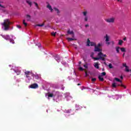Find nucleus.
<instances>
[{
  "mask_svg": "<svg viewBox=\"0 0 131 131\" xmlns=\"http://www.w3.org/2000/svg\"><path fill=\"white\" fill-rule=\"evenodd\" d=\"M10 24H11V22L9 19H6L4 20V23H2V25L5 27L4 30H9V28H10Z\"/></svg>",
  "mask_w": 131,
  "mask_h": 131,
  "instance_id": "nucleus-1",
  "label": "nucleus"
},
{
  "mask_svg": "<svg viewBox=\"0 0 131 131\" xmlns=\"http://www.w3.org/2000/svg\"><path fill=\"white\" fill-rule=\"evenodd\" d=\"M117 81V82H120L121 84H118L119 86H121L122 88H124V89H126V86L122 84V81L120 80V79L118 78H115L114 79V81Z\"/></svg>",
  "mask_w": 131,
  "mask_h": 131,
  "instance_id": "nucleus-2",
  "label": "nucleus"
},
{
  "mask_svg": "<svg viewBox=\"0 0 131 131\" xmlns=\"http://www.w3.org/2000/svg\"><path fill=\"white\" fill-rule=\"evenodd\" d=\"M105 21L107 23H114L115 21V17H112L107 19H105Z\"/></svg>",
  "mask_w": 131,
  "mask_h": 131,
  "instance_id": "nucleus-3",
  "label": "nucleus"
},
{
  "mask_svg": "<svg viewBox=\"0 0 131 131\" xmlns=\"http://www.w3.org/2000/svg\"><path fill=\"white\" fill-rule=\"evenodd\" d=\"M87 46L88 47H90V46H91V47H95L96 46V43H95L94 42H91V40H90V39H88Z\"/></svg>",
  "mask_w": 131,
  "mask_h": 131,
  "instance_id": "nucleus-4",
  "label": "nucleus"
},
{
  "mask_svg": "<svg viewBox=\"0 0 131 131\" xmlns=\"http://www.w3.org/2000/svg\"><path fill=\"white\" fill-rule=\"evenodd\" d=\"M1 36H2V37L6 40H9L10 39V36L9 35H4L3 34H1Z\"/></svg>",
  "mask_w": 131,
  "mask_h": 131,
  "instance_id": "nucleus-5",
  "label": "nucleus"
},
{
  "mask_svg": "<svg viewBox=\"0 0 131 131\" xmlns=\"http://www.w3.org/2000/svg\"><path fill=\"white\" fill-rule=\"evenodd\" d=\"M30 88H31V89H37L38 85L37 83H33L30 86Z\"/></svg>",
  "mask_w": 131,
  "mask_h": 131,
  "instance_id": "nucleus-6",
  "label": "nucleus"
},
{
  "mask_svg": "<svg viewBox=\"0 0 131 131\" xmlns=\"http://www.w3.org/2000/svg\"><path fill=\"white\" fill-rule=\"evenodd\" d=\"M95 52H99V53H102V49H100V48L97 47V46L95 45Z\"/></svg>",
  "mask_w": 131,
  "mask_h": 131,
  "instance_id": "nucleus-7",
  "label": "nucleus"
},
{
  "mask_svg": "<svg viewBox=\"0 0 131 131\" xmlns=\"http://www.w3.org/2000/svg\"><path fill=\"white\" fill-rule=\"evenodd\" d=\"M101 55H102V52H99L98 54V57H100V60H102V61H105L106 59H105V57H103L101 56Z\"/></svg>",
  "mask_w": 131,
  "mask_h": 131,
  "instance_id": "nucleus-8",
  "label": "nucleus"
},
{
  "mask_svg": "<svg viewBox=\"0 0 131 131\" xmlns=\"http://www.w3.org/2000/svg\"><path fill=\"white\" fill-rule=\"evenodd\" d=\"M25 74H26L27 77H29V76H28V75H29L30 74H31L32 76H34V74H32L30 71H26L25 72Z\"/></svg>",
  "mask_w": 131,
  "mask_h": 131,
  "instance_id": "nucleus-9",
  "label": "nucleus"
},
{
  "mask_svg": "<svg viewBox=\"0 0 131 131\" xmlns=\"http://www.w3.org/2000/svg\"><path fill=\"white\" fill-rule=\"evenodd\" d=\"M56 61H57V62H60V60L61 59V58L60 57V56H59V55H57L55 58Z\"/></svg>",
  "mask_w": 131,
  "mask_h": 131,
  "instance_id": "nucleus-10",
  "label": "nucleus"
},
{
  "mask_svg": "<svg viewBox=\"0 0 131 131\" xmlns=\"http://www.w3.org/2000/svg\"><path fill=\"white\" fill-rule=\"evenodd\" d=\"M104 38H105V41H109V40H110V37H109L107 34L106 35Z\"/></svg>",
  "mask_w": 131,
  "mask_h": 131,
  "instance_id": "nucleus-11",
  "label": "nucleus"
},
{
  "mask_svg": "<svg viewBox=\"0 0 131 131\" xmlns=\"http://www.w3.org/2000/svg\"><path fill=\"white\" fill-rule=\"evenodd\" d=\"M26 18H27V21H30L31 19V16H30V15L27 14L26 15Z\"/></svg>",
  "mask_w": 131,
  "mask_h": 131,
  "instance_id": "nucleus-12",
  "label": "nucleus"
},
{
  "mask_svg": "<svg viewBox=\"0 0 131 131\" xmlns=\"http://www.w3.org/2000/svg\"><path fill=\"white\" fill-rule=\"evenodd\" d=\"M47 7L51 11V12H53V8H52V6L50 4H48Z\"/></svg>",
  "mask_w": 131,
  "mask_h": 131,
  "instance_id": "nucleus-13",
  "label": "nucleus"
},
{
  "mask_svg": "<svg viewBox=\"0 0 131 131\" xmlns=\"http://www.w3.org/2000/svg\"><path fill=\"white\" fill-rule=\"evenodd\" d=\"M94 67L96 68V69H99V68H100L99 67V63L98 62L95 63Z\"/></svg>",
  "mask_w": 131,
  "mask_h": 131,
  "instance_id": "nucleus-14",
  "label": "nucleus"
},
{
  "mask_svg": "<svg viewBox=\"0 0 131 131\" xmlns=\"http://www.w3.org/2000/svg\"><path fill=\"white\" fill-rule=\"evenodd\" d=\"M68 34H72L73 35H74V32H73V31H70V29H69L68 31Z\"/></svg>",
  "mask_w": 131,
  "mask_h": 131,
  "instance_id": "nucleus-15",
  "label": "nucleus"
},
{
  "mask_svg": "<svg viewBox=\"0 0 131 131\" xmlns=\"http://www.w3.org/2000/svg\"><path fill=\"white\" fill-rule=\"evenodd\" d=\"M26 3H27L28 5H29V6H30V7H31V6H32V2H30V1H28V0H27V1H26Z\"/></svg>",
  "mask_w": 131,
  "mask_h": 131,
  "instance_id": "nucleus-16",
  "label": "nucleus"
},
{
  "mask_svg": "<svg viewBox=\"0 0 131 131\" xmlns=\"http://www.w3.org/2000/svg\"><path fill=\"white\" fill-rule=\"evenodd\" d=\"M68 41H71L72 40H76V39L73 38H68Z\"/></svg>",
  "mask_w": 131,
  "mask_h": 131,
  "instance_id": "nucleus-17",
  "label": "nucleus"
},
{
  "mask_svg": "<svg viewBox=\"0 0 131 131\" xmlns=\"http://www.w3.org/2000/svg\"><path fill=\"white\" fill-rule=\"evenodd\" d=\"M45 26V23H43L42 24H37L35 25V26H38L39 27H42V26Z\"/></svg>",
  "mask_w": 131,
  "mask_h": 131,
  "instance_id": "nucleus-18",
  "label": "nucleus"
},
{
  "mask_svg": "<svg viewBox=\"0 0 131 131\" xmlns=\"http://www.w3.org/2000/svg\"><path fill=\"white\" fill-rule=\"evenodd\" d=\"M15 72L16 73L17 75H20V74L21 73V71L16 70L15 71Z\"/></svg>",
  "mask_w": 131,
  "mask_h": 131,
  "instance_id": "nucleus-19",
  "label": "nucleus"
},
{
  "mask_svg": "<svg viewBox=\"0 0 131 131\" xmlns=\"http://www.w3.org/2000/svg\"><path fill=\"white\" fill-rule=\"evenodd\" d=\"M120 49L121 50V52H122L123 53H125V52H126V51L125 50V48H120Z\"/></svg>",
  "mask_w": 131,
  "mask_h": 131,
  "instance_id": "nucleus-20",
  "label": "nucleus"
},
{
  "mask_svg": "<svg viewBox=\"0 0 131 131\" xmlns=\"http://www.w3.org/2000/svg\"><path fill=\"white\" fill-rule=\"evenodd\" d=\"M119 50H120V47H116V51L117 53H119Z\"/></svg>",
  "mask_w": 131,
  "mask_h": 131,
  "instance_id": "nucleus-21",
  "label": "nucleus"
},
{
  "mask_svg": "<svg viewBox=\"0 0 131 131\" xmlns=\"http://www.w3.org/2000/svg\"><path fill=\"white\" fill-rule=\"evenodd\" d=\"M98 78L100 81H104V78L101 77V76H98Z\"/></svg>",
  "mask_w": 131,
  "mask_h": 131,
  "instance_id": "nucleus-22",
  "label": "nucleus"
},
{
  "mask_svg": "<svg viewBox=\"0 0 131 131\" xmlns=\"http://www.w3.org/2000/svg\"><path fill=\"white\" fill-rule=\"evenodd\" d=\"M123 43V41L122 40H119V42H118V45L119 46H121V45H122Z\"/></svg>",
  "mask_w": 131,
  "mask_h": 131,
  "instance_id": "nucleus-23",
  "label": "nucleus"
},
{
  "mask_svg": "<svg viewBox=\"0 0 131 131\" xmlns=\"http://www.w3.org/2000/svg\"><path fill=\"white\" fill-rule=\"evenodd\" d=\"M93 59H94V60H96V61H98V60H100V57H92Z\"/></svg>",
  "mask_w": 131,
  "mask_h": 131,
  "instance_id": "nucleus-24",
  "label": "nucleus"
},
{
  "mask_svg": "<svg viewBox=\"0 0 131 131\" xmlns=\"http://www.w3.org/2000/svg\"><path fill=\"white\" fill-rule=\"evenodd\" d=\"M112 86L113 88H116L117 86V85H116V83L115 82L113 83Z\"/></svg>",
  "mask_w": 131,
  "mask_h": 131,
  "instance_id": "nucleus-25",
  "label": "nucleus"
},
{
  "mask_svg": "<svg viewBox=\"0 0 131 131\" xmlns=\"http://www.w3.org/2000/svg\"><path fill=\"white\" fill-rule=\"evenodd\" d=\"M125 71H126V72H129V69H128V67L127 66V67L125 68Z\"/></svg>",
  "mask_w": 131,
  "mask_h": 131,
  "instance_id": "nucleus-26",
  "label": "nucleus"
},
{
  "mask_svg": "<svg viewBox=\"0 0 131 131\" xmlns=\"http://www.w3.org/2000/svg\"><path fill=\"white\" fill-rule=\"evenodd\" d=\"M108 67H109L110 69H112V68H113V66H112V63H110L108 64Z\"/></svg>",
  "mask_w": 131,
  "mask_h": 131,
  "instance_id": "nucleus-27",
  "label": "nucleus"
},
{
  "mask_svg": "<svg viewBox=\"0 0 131 131\" xmlns=\"http://www.w3.org/2000/svg\"><path fill=\"white\" fill-rule=\"evenodd\" d=\"M101 57H102L103 58L107 57V55L106 54H103V53H102V54L100 55Z\"/></svg>",
  "mask_w": 131,
  "mask_h": 131,
  "instance_id": "nucleus-28",
  "label": "nucleus"
},
{
  "mask_svg": "<svg viewBox=\"0 0 131 131\" xmlns=\"http://www.w3.org/2000/svg\"><path fill=\"white\" fill-rule=\"evenodd\" d=\"M83 67H84V68H85L86 69H88V68H89V67H88V63H86L85 64H84Z\"/></svg>",
  "mask_w": 131,
  "mask_h": 131,
  "instance_id": "nucleus-29",
  "label": "nucleus"
},
{
  "mask_svg": "<svg viewBox=\"0 0 131 131\" xmlns=\"http://www.w3.org/2000/svg\"><path fill=\"white\" fill-rule=\"evenodd\" d=\"M54 9L57 12L58 14H59V13H60L59 9H57L56 8H54Z\"/></svg>",
  "mask_w": 131,
  "mask_h": 131,
  "instance_id": "nucleus-30",
  "label": "nucleus"
},
{
  "mask_svg": "<svg viewBox=\"0 0 131 131\" xmlns=\"http://www.w3.org/2000/svg\"><path fill=\"white\" fill-rule=\"evenodd\" d=\"M23 24L25 25V27H26V26H27V23H25V20H23Z\"/></svg>",
  "mask_w": 131,
  "mask_h": 131,
  "instance_id": "nucleus-31",
  "label": "nucleus"
},
{
  "mask_svg": "<svg viewBox=\"0 0 131 131\" xmlns=\"http://www.w3.org/2000/svg\"><path fill=\"white\" fill-rule=\"evenodd\" d=\"M48 97H49V98L54 97V94H50L48 95Z\"/></svg>",
  "mask_w": 131,
  "mask_h": 131,
  "instance_id": "nucleus-32",
  "label": "nucleus"
},
{
  "mask_svg": "<svg viewBox=\"0 0 131 131\" xmlns=\"http://www.w3.org/2000/svg\"><path fill=\"white\" fill-rule=\"evenodd\" d=\"M56 32L55 33V32H52L51 33V35H52V36H56Z\"/></svg>",
  "mask_w": 131,
  "mask_h": 131,
  "instance_id": "nucleus-33",
  "label": "nucleus"
},
{
  "mask_svg": "<svg viewBox=\"0 0 131 131\" xmlns=\"http://www.w3.org/2000/svg\"><path fill=\"white\" fill-rule=\"evenodd\" d=\"M10 42H11V43H15V41H14V40L12 39H10Z\"/></svg>",
  "mask_w": 131,
  "mask_h": 131,
  "instance_id": "nucleus-34",
  "label": "nucleus"
},
{
  "mask_svg": "<svg viewBox=\"0 0 131 131\" xmlns=\"http://www.w3.org/2000/svg\"><path fill=\"white\" fill-rule=\"evenodd\" d=\"M86 14H88V12L86 11H84L83 12V15L85 16V17H86Z\"/></svg>",
  "mask_w": 131,
  "mask_h": 131,
  "instance_id": "nucleus-35",
  "label": "nucleus"
},
{
  "mask_svg": "<svg viewBox=\"0 0 131 131\" xmlns=\"http://www.w3.org/2000/svg\"><path fill=\"white\" fill-rule=\"evenodd\" d=\"M35 79H38L39 78V76H38V75H35Z\"/></svg>",
  "mask_w": 131,
  "mask_h": 131,
  "instance_id": "nucleus-36",
  "label": "nucleus"
},
{
  "mask_svg": "<svg viewBox=\"0 0 131 131\" xmlns=\"http://www.w3.org/2000/svg\"><path fill=\"white\" fill-rule=\"evenodd\" d=\"M79 70H80V71H83V70H84V69H83V68L80 67L79 68Z\"/></svg>",
  "mask_w": 131,
  "mask_h": 131,
  "instance_id": "nucleus-37",
  "label": "nucleus"
},
{
  "mask_svg": "<svg viewBox=\"0 0 131 131\" xmlns=\"http://www.w3.org/2000/svg\"><path fill=\"white\" fill-rule=\"evenodd\" d=\"M96 80H97V79H96V78H93L92 79V81L95 82L96 81Z\"/></svg>",
  "mask_w": 131,
  "mask_h": 131,
  "instance_id": "nucleus-38",
  "label": "nucleus"
},
{
  "mask_svg": "<svg viewBox=\"0 0 131 131\" xmlns=\"http://www.w3.org/2000/svg\"><path fill=\"white\" fill-rule=\"evenodd\" d=\"M34 4H35V6L37 7V9H38V4H37L36 3L34 2Z\"/></svg>",
  "mask_w": 131,
  "mask_h": 131,
  "instance_id": "nucleus-39",
  "label": "nucleus"
},
{
  "mask_svg": "<svg viewBox=\"0 0 131 131\" xmlns=\"http://www.w3.org/2000/svg\"><path fill=\"white\" fill-rule=\"evenodd\" d=\"M101 75H102V76H105V75H106V73L105 72H102L101 73Z\"/></svg>",
  "mask_w": 131,
  "mask_h": 131,
  "instance_id": "nucleus-40",
  "label": "nucleus"
},
{
  "mask_svg": "<svg viewBox=\"0 0 131 131\" xmlns=\"http://www.w3.org/2000/svg\"><path fill=\"white\" fill-rule=\"evenodd\" d=\"M86 89V87L85 86H82L81 91H83V90H85Z\"/></svg>",
  "mask_w": 131,
  "mask_h": 131,
  "instance_id": "nucleus-41",
  "label": "nucleus"
},
{
  "mask_svg": "<svg viewBox=\"0 0 131 131\" xmlns=\"http://www.w3.org/2000/svg\"><path fill=\"white\" fill-rule=\"evenodd\" d=\"M85 77L89 76V74H88V72L85 71Z\"/></svg>",
  "mask_w": 131,
  "mask_h": 131,
  "instance_id": "nucleus-42",
  "label": "nucleus"
},
{
  "mask_svg": "<svg viewBox=\"0 0 131 131\" xmlns=\"http://www.w3.org/2000/svg\"><path fill=\"white\" fill-rule=\"evenodd\" d=\"M123 67H125L126 68L127 66H126V63H123Z\"/></svg>",
  "mask_w": 131,
  "mask_h": 131,
  "instance_id": "nucleus-43",
  "label": "nucleus"
},
{
  "mask_svg": "<svg viewBox=\"0 0 131 131\" xmlns=\"http://www.w3.org/2000/svg\"><path fill=\"white\" fill-rule=\"evenodd\" d=\"M0 7H1L2 9H5V8H6V7H5V6L2 5L1 4H0Z\"/></svg>",
  "mask_w": 131,
  "mask_h": 131,
  "instance_id": "nucleus-44",
  "label": "nucleus"
},
{
  "mask_svg": "<svg viewBox=\"0 0 131 131\" xmlns=\"http://www.w3.org/2000/svg\"><path fill=\"white\" fill-rule=\"evenodd\" d=\"M84 20L86 22L88 21V16H85L84 18Z\"/></svg>",
  "mask_w": 131,
  "mask_h": 131,
  "instance_id": "nucleus-45",
  "label": "nucleus"
},
{
  "mask_svg": "<svg viewBox=\"0 0 131 131\" xmlns=\"http://www.w3.org/2000/svg\"><path fill=\"white\" fill-rule=\"evenodd\" d=\"M16 27L17 28H19V29L21 28V26L20 25H17Z\"/></svg>",
  "mask_w": 131,
  "mask_h": 131,
  "instance_id": "nucleus-46",
  "label": "nucleus"
},
{
  "mask_svg": "<svg viewBox=\"0 0 131 131\" xmlns=\"http://www.w3.org/2000/svg\"><path fill=\"white\" fill-rule=\"evenodd\" d=\"M97 47H98V48H100V47H101V43H99Z\"/></svg>",
  "mask_w": 131,
  "mask_h": 131,
  "instance_id": "nucleus-47",
  "label": "nucleus"
},
{
  "mask_svg": "<svg viewBox=\"0 0 131 131\" xmlns=\"http://www.w3.org/2000/svg\"><path fill=\"white\" fill-rule=\"evenodd\" d=\"M106 45H107V46H109V45H110V42L106 41Z\"/></svg>",
  "mask_w": 131,
  "mask_h": 131,
  "instance_id": "nucleus-48",
  "label": "nucleus"
},
{
  "mask_svg": "<svg viewBox=\"0 0 131 131\" xmlns=\"http://www.w3.org/2000/svg\"><path fill=\"white\" fill-rule=\"evenodd\" d=\"M80 64H81V61L79 62V67H80Z\"/></svg>",
  "mask_w": 131,
  "mask_h": 131,
  "instance_id": "nucleus-49",
  "label": "nucleus"
},
{
  "mask_svg": "<svg viewBox=\"0 0 131 131\" xmlns=\"http://www.w3.org/2000/svg\"><path fill=\"white\" fill-rule=\"evenodd\" d=\"M120 78H121V79H123V77H122V76H121L120 77Z\"/></svg>",
  "mask_w": 131,
  "mask_h": 131,
  "instance_id": "nucleus-50",
  "label": "nucleus"
},
{
  "mask_svg": "<svg viewBox=\"0 0 131 131\" xmlns=\"http://www.w3.org/2000/svg\"><path fill=\"white\" fill-rule=\"evenodd\" d=\"M123 40H126V38H124L123 39Z\"/></svg>",
  "mask_w": 131,
  "mask_h": 131,
  "instance_id": "nucleus-51",
  "label": "nucleus"
},
{
  "mask_svg": "<svg viewBox=\"0 0 131 131\" xmlns=\"http://www.w3.org/2000/svg\"><path fill=\"white\" fill-rule=\"evenodd\" d=\"M85 27H89V25H86Z\"/></svg>",
  "mask_w": 131,
  "mask_h": 131,
  "instance_id": "nucleus-52",
  "label": "nucleus"
},
{
  "mask_svg": "<svg viewBox=\"0 0 131 131\" xmlns=\"http://www.w3.org/2000/svg\"><path fill=\"white\" fill-rule=\"evenodd\" d=\"M125 55V53H124L123 54V57H124V55Z\"/></svg>",
  "mask_w": 131,
  "mask_h": 131,
  "instance_id": "nucleus-53",
  "label": "nucleus"
},
{
  "mask_svg": "<svg viewBox=\"0 0 131 131\" xmlns=\"http://www.w3.org/2000/svg\"><path fill=\"white\" fill-rule=\"evenodd\" d=\"M2 11H3V12H6V10H5V9H2Z\"/></svg>",
  "mask_w": 131,
  "mask_h": 131,
  "instance_id": "nucleus-54",
  "label": "nucleus"
},
{
  "mask_svg": "<svg viewBox=\"0 0 131 131\" xmlns=\"http://www.w3.org/2000/svg\"><path fill=\"white\" fill-rule=\"evenodd\" d=\"M104 64L105 65H107V64L106 63V62H104Z\"/></svg>",
  "mask_w": 131,
  "mask_h": 131,
  "instance_id": "nucleus-55",
  "label": "nucleus"
},
{
  "mask_svg": "<svg viewBox=\"0 0 131 131\" xmlns=\"http://www.w3.org/2000/svg\"><path fill=\"white\" fill-rule=\"evenodd\" d=\"M105 69H102V71H104Z\"/></svg>",
  "mask_w": 131,
  "mask_h": 131,
  "instance_id": "nucleus-56",
  "label": "nucleus"
},
{
  "mask_svg": "<svg viewBox=\"0 0 131 131\" xmlns=\"http://www.w3.org/2000/svg\"><path fill=\"white\" fill-rule=\"evenodd\" d=\"M118 2H121V0H118Z\"/></svg>",
  "mask_w": 131,
  "mask_h": 131,
  "instance_id": "nucleus-57",
  "label": "nucleus"
},
{
  "mask_svg": "<svg viewBox=\"0 0 131 131\" xmlns=\"http://www.w3.org/2000/svg\"><path fill=\"white\" fill-rule=\"evenodd\" d=\"M77 85H80V83H78Z\"/></svg>",
  "mask_w": 131,
  "mask_h": 131,
  "instance_id": "nucleus-58",
  "label": "nucleus"
}]
</instances>
